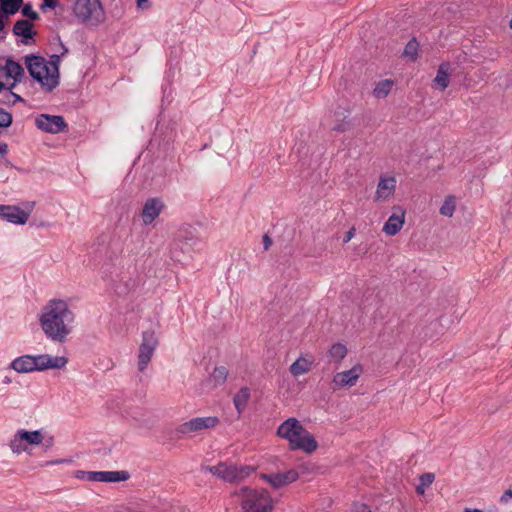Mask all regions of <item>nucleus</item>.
<instances>
[{
	"label": "nucleus",
	"mask_w": 512,
	"mask_h": 512,
	"mask_svg": "<svg viewBox=\"0 0 512 512\" xmlns=\"http://www.w3.org/2000/svg\"><path fill=\"white\" fill-rule=\"evenodd\" d=\"M22 5L23 0H0V10L5 12L6 18L10 15L16 14Z\"/></svg>",
	"instance_id": "26"
},
{
	"label": "nucleus",
	"mask_w": 512,
	"mask_h": 512,
	"mask_svg": "<svg viewBox=\"0 0 512 512\" xmlns=\"http://www.w3.org/2000/svg\"><path fill=\"white\" fill-rule=\"evenodd\" d=\"M5 68V77L13 78L15 82H21L25 71L19 62L14 61L9 58L6 60Z\"/></svg>",
	"instance_id": "22"
},
{
	"label": "nucleus",
	"mask_w": 512,
	"mask_h": 512,
	"mask_svg": "<svg viewBox=\"0 0 512 512\" xmlns=\"http://www.w3.org/2000/svg\"><path fill=\"white\" fill-rule=\"evenodd\" d=\"M68 363V358L64 356H51L49 354H40L37 356L23 355L15 358L10 367L18 373H29L34 371H44L47 369H61Z\"/></svg>",
	"instance_id": "3"
},
{
	"label": "nucleus",
	"mask_w": 512,
	"mask_h": 512,
	"mask_svg": "<svg viewBox=\"0 0 512 512\" xmlns=\"http://www.w3.org/2000/svg\"><path fill=\"white\" fill-rule=\"evenodd\" d=\"M60 45H61V48H62V52H61V56H64L68 53V48L60 41Z\"/></svg>",
	"instance_id": "45"
},
{
	"label": "nucleus",
	"mask_w": 512,
	"mask_h": 512,
	"mask_svg": "<svg viewBox=\"0 0 512 512\" xmlns=\"http://www.w3.org/2000/svg\"><path fill=\"white\" fill-rule=\"evenodd\" d=\"M360 504H361V503H355V504H354V506H353V507H354L355 512H363V511H362V508L357 507V506H358V505H360Z\"/></svg>",
	"instance_id": "51"
},
{
	"label": "nucleus",
	"mask_w": 512,
	"mask_h": 512,
	"mask_svg": "<svg viewBox=\"0 0 512 512\" xmlns=\"http://www.w3.org/2000/svg\"><path fill=\"white\" fill-rule=\"evenodd\" d=\"M158 345V338L154 330H146L142 333V342L139 347L138 369L143 372L150 362Z\"/></svg>",
	"instance_id": "9"
},
{
	"label": "nucleus",
	"mask_w": 512,
	"mask_h": 512,
	"mask_svg": "<svg viewBox=\"0 0 512 512\" xmlns=\"http://www.w3.org/2000/svg\"><path fill=\"white\" fill-rule=\"evenodd\" d=\"M261 478L269 483L274 489H280L299 478V472L290 469L283 473L261 474Z\"/></svg>",
	"instance_id": "13"
},
{
	"label": "nucleus",
	"mask_w": 512,
	"mask_h": 512,
	"mask_svg": "<svg viewBox=\"0 0 512 512\" xmlns=\"http://www.w3.org/2000/svg\"><path fill=\"white\" fill-rule=\"evenodd\" d=\"M203 469L229 483H239L251 475L255 470L253 466H237L227 462H220L215 466H205Z\"/></svg>",
	"instance_id": "5"
},
{
	"label": "nucleus",
	"mask_w": 512,
	"mask_h": 512,
	"mask_svg": "<svg viewBox=\"0 0 512 512\" xmlns=\"http://www.w3.org/2000/svg\"><path fill=\"white\" fill-rule=\"evenodd\" d=\"M298 469H299V470H297V471L299 472V475H300V474L307 473V472H309V471H310V470H309V467H308V465H307V464H302V465H300V466L298 467Z\"/></svg>",
	"instance_id": "41"
},
{
	"label": "nucleus",
	"mask_w": 512,
	"mask_h": 512,
	"mask_svg": "<svg viewBox=\"0 0 512 512\" xmlns=\"http://www.w3.org/2000/svg\"><path fill=\"white\" fill-rule=\"evenodd\" d=\"M456 209L455 197L449 195L445 198L442 206L440 207V214L446 217H452Z\"/></svg>",
	"instance_id": "30"
},
{
	"label": "nucleus",
	"mask_w": 512,
	"mask_h": 512,
	"mask_svg": "<svg viewBox=\"0 0 512 512\" xmlns=\"http://www.w3.org/2000/svg\"><path fill=\"white\" fill-rule=\"evenodd\" d=\"M0 218L18 225L25 224L29 219V213L12 205H0Z\"/></svg>",
	"instance_id": "16"
},
{
	"label": "nucleus",
	"mask_w": 512,
	"mask_h": 512,
	"mask_svg": "<svg viewBox=\"0 0 512 512\" xmlns=\"http://www.w3.org/2000/svg\"><path fill=\"white\" fill-rule=\"evenodd\" d=\"M5 88H6L5 83H4V82H2V81L0 80V93H1V92H2V90H4Z\"/></svg>",
	"instance_id": "52"
},
{
	"label": "nucleus",
	"mask_w": 512,
	"mask_h": 512,
	"mask_svg": "<svg viewBox=\"0 0 512 512\" xmlns=\"http://www.w3.org/2000/svg\"><path fill=\"white\" fill-rule=\"evenodd\" d=\"M357 507L362 508L363 512H372L366 504H360Z\"/></svg>",
	"instance_id": "47"
},
{
	"label": "nucleus",
	"mask_w": 512,
	"mask_h": 512,
	"mask_svg": "<svg viewBox=\"0 0 512 512\" xmlns=\"http://www.w3.org/2000/svg\"><path fill=\"white\" fill-rule=\"evenodd\" d=\"M38 129L52 134H57L67 128V123L63 116L41 114L35 120Z\"/></svg>",
	"instance_id": "11"
},
{
	"label": "nucleus",
	"mask_w": 512,
	"mask_h": 512,
	"mask_svg": "<svg viewBox=\"0 0 512 512\" xmlns=\"http://www.w3.org/2000/svg\"><path fill=\"white\" fill-rule=\"evenodd\" d=\"M12 123V114L0 107V128H8Z\"/></svg>",
	"instance_id": "34"
},
{
	"label": "nucleus",
	"mask_w": 512,
	"mask_h": 512,
	"mask_svg": "<svg viewBox=\"0 0 512 512\" xmlns=\"http://www.w3.org/2000/svg\"><path fill=\"white\" fill-rule=\"evenodd\" d=\"M362 372V366L360 364H356L349 370L336 373L332 380V389L335 391L343 387L354 386Z\"/></svg>",
	"instance_id": "12"
},
{
	"label": "nucleus",
	"mask_w": 512,
	"mask_h": 512,
	"mask_svg": "<svg viewBox=\"0 0 512 512\" xmlns=\"http://www.w3.org/2000/svg\"><path fill=\"white\" fill-rule=\"evenodd\" d=\"M395 187H396V180L394 177L386 178V177L381 176L380 180L378 182V185H377V191H376L377 198L378 199L388 198L390 195L393 194Z\"/></svg>",
	"instance_id": "21"
},
{
	"label": "nucleus",
	"mask_w": 512,
	"mask_h": 512,
	"mask_svg": "<svg viewBox=\"0 0 512 512\" xmlns=\"http://www.w3.org/2000/svg\"><path fill=\"white\" fill-rule=\"evenodd\" d=\"M137 6L141 9L147 8L149 6L148 0H137Z\"/></svg>",
	"instance_id": "44"
},
{
	"label": "nucleus",
	"mask_w": 512,
	"mask_h": 512,
	"mask_svg": "<svg viewBox=\"0 0 512 512\" xmlns=\"http://www.w3.org/2000/svg\"><path fill=\"white\" fill-rule=\"evenodd\" d=\"M354 235H355V228L349 229L344 235L343 243H348L353 238Z\"/></svg>",
	"instance_id": "39"
},
{
	"label": "nucleus",
	"mask_w": 512,
	"mask_h": 512,
	"mask_svg": "<svg viewBox=\"0 0 512 512\" xmlns=\"http://www.w3.org/2000/svg\"><path fill=\"white\" fill-rule=\"evenodd\" d=\"M250 398V389L248 387H242L234 396L233 403L238 412L242 414L247 407L248 400Z\"/></svg>",
	"instance_id": "24"
},
{
	"label": "nucleus",
	"mask_w": 512,
	"mask_h": 512,
	"mask_svg": "<svg viewBox=\"0 0 512 512\" xmlns=\"http://www.w3.org/2000/svg\"><path fill=\"white\" fill-rule=\"evenodd\" d=\"M434 474L433 473H424L420 476V483L423 485V486H429L432 484V482L434 481Z\"/></svg>",
	"instance_id": "36"
},
{
	"label": "nucleus",
	"mask_w": 512,
	"mask_h": 512,
	"mask_svg": "<svg viewBox=\"0 0 512 512\" xmlns=\"http://www.w3.org/2000/svg\"><path fill=\"white\" fill-rule=\"evenodd\" d=\"M393 210L394 212L383 226V232L390 236L396 235L401 230L405 218V210L401 206H394Z\"/></svg>",
	"instance_id": "17"
},
{
	"label": "nucleus",
	"mask_w": 512,
	"mask_h": 512,
	"mask_svg": "<svg viewBox=\"0 0 512 512\" xmlns=\"http://www.w3.org/2000/svg\"><path fill=\"white\" fill-rule=\"evenodd\" d=\"M451 69V64L449 62H442L437 70V75L434 78V82L440 89L443 91L449 85V72Z\"/></svg>",
	"instance_id": "23"
},
{
	"label": "nucleus",
	"mask_w": 512,
	"mask_h": 512,
	"mask_svg": "<svg viewBox=\"0 0 512 512\" xmlns=\"http://www.w3.org/2000/svg\"><path fill=\"white\" fill-rule=\"evenodd\" d=\"M219 423L216 416L196 417L180 424L176 428L179 434L197 433L206 429L214 428Z\"/></svg>",
	"instance_id": "10"
},
{
	"label": "nucleus",
	"mask_w": 512,
	"mask_h": 512,
	"mask_svg": "<svg viewBox=\"0 0 512 512\" xmlns=\"http://www.w3.org/2000/svg\"><path fill=\"white\" fill-rule=\"evenodd\" d=\"M463 512H484V511L481 510V509H477V508H474V509H472V508H465L463 510Z\"/></svg>",
	"instance_id": "48"
},
{
	"label": "nucleus",
	"mask_w": 512,
	"mask_h": 512,
	"mask_svg": "<svg viewBox=\"0 0 512 512\" xmlns=\"http://www.w3.org/2000/svg\"><path fill=\"white\" fill-rule=\"evenodd\" d=\"M263 247H264V250L267 251L269 250V248L271 247L272 245V239L271 237L268 235V234H264L263 235Z\"/></svg>",
	"instance_id": "38"
},
{
	"label": "nucleus",
	"mask_w": 512,
	"mask_h": 512,
	"mask_svg": "<svg viewBox=\"0 0 512 512\" xmlns=\"http://www.w3.org/2000/svg\"><path fill=\"white\" fill-rule=\"evenodd\" d=\"M394 82L389 79H384L378 82L373 90V95L378 98H385L391 91Z\"/></svg>",
	"instance_id": "27"
},
{
	"label": "nucleus",
	"mask_w": 512,
	"mask_h": 512,
	"mask_svg": "<svg viewBox=\"0 0 512 512\" xmlns=\"http://www.w3.org/2000/svg\"><path fill=\"white\" fill-rule=\"evenodd\" d=\"M59 5L58 0H43L40 4V10L45 13L48 9H56Z\"/></svg>",
	"instance_id": "35"
},
{
	"label": "nucleus",
	"mask_w": 512,
	"mask_h": 512,
	"mask_svg": "<svg viewBox=\"0 0 512 512\" xmlns=\"http://www.w3.org/2000/svg\"><path fill=\"white\" fill-rule=\"evenodd\" d=\"M91 471H77L76 472V477L79 478V479H87V473H90Z\"/></svg>",
	"instance_id": "42"
},
{
	"label": "nucleus",
	"mask_w": 512,
	"mask_h": 512,
	"mask_svg": "<svg viewBox=\"0 0 512 512\" xmlns=\"http://www.w3.org/2000/svg\"><path fill=\"white\" fill-rule=\"evenodd\" d=\"M16 83H17V82H15V81H14V82H13V83H11L9 86H6V88H5V89H6V90H8V92H12V90H13V88L15 87Z\"/></svg>",
	"instance_id": "49"
},
{
	"label": "nucleus",
	"mask_w": 512,
	"mask_h": 512,
	"mask_svg": "<svg viewBox=\"0 0 512 512\" xmlns=\"http://www.w3.org/2000/svg\"><path fill=\"white\" fill-rule=\"evenodd\" d=\"M424 337H425V338H431V337H432V335H429V334H428V332H424Z\"/></svg>",
	"instance_id": "53"
},
{
	"label": "nucleus",
	"mask_w": 512,
	"mask_h": 512,
	"mask_svg": "<svg viewBox=\"0 0 512 512\" xmlns=\"http://www.w3.org/2000/svg\"><path fill=\"white\" fill-rule=\"evenodd\" d=\"M21 13L24 17H26V20L31 21H37L39 20L40 16L39 14L33 10V7L31 3H26L21 6Z\"/></svg>",
	"instance_id": "32"
},
{
	"label": "nucleus",
	"mask_w": 512,
	"mask_h": 512,
	"mask_svg": "<svg viewBox=\"0 0 512 512\" xmlns=\"http://www.w3.org/2000/svg\"><path fill=\"white\" fill-rule=\"evenodd\" d=\"M8 152V145L5 142H0V154L4 155Z\"/></svg>",
	"instance_id": "43"
},
{
	"label": "nucleus",
	"mask_w": 512,
	"mask_h": 512,
	"mask_svg": "<svg viewBox=\"0 0 512 512\" xmlns=\"http://www.w3.org/2000/svg\"><path fill=\"white\" fill-rule=\"evenodd\" d=\"M334 125L332 130L337 132H346L351 128L350 112L344 108H338L334 112Z\"/></svg>",
	"instance_id": "19"
},
{
	"label": "nucleus",
	"mask_w": 512,
	"mask_h": 512,
	"mask_svg": "<svg viewBox=\"0 0 512 512\" xmlns=\"http://www.w3.org/2000/svg\"><path fill=\"white\" fill-rule=\"evenodd\" d=\"M165 205L158 197H151L146 200L142 209V221L144 225L152 224L155 219L161 214Z\"/></svg>",
	"instance_id": "14"
},
{
	"label": "nucleus",
	"mask_w": 512,
	"mask_h": 512,
	"mask_svg": "<svg viewBox=\"0 0 512 512\" xmlns=\"http://www.w3.org/2000/svg\"><path fill=\"white\" fill-rule=\"evenodd\" d=\"M73 11L82 22L98 25L105 19L100 0H76Z\"/></svg>",
	"instance_id": "6"
},
{
	"label": "nucleus",
	"mask_w": 512,
	"mask_h": 512,
	"mask_svg": "<svg viewBox=\"0 0 512 512\" xmlns=\"http://www.w3.org/2000/svg\"><path fill=\"white\" fill-rule=\"evenodd\" d=\"M17 102H25V100L19 94L14 92L4 93L0 97V103L4 105L14 106Z\"/></svg>",
	"instance_id": "31"
},
{
	"label": "nucleus",
	"mask_w": 512,
	"mask_h": 512,
	"mask_svg": "<svg viewBox=\"0 0 512 512\" xmlns=\"http://www.w3.org/2000/svg\"><path fill=\"white\" fill-rule=\"evenodd\" d=\"M347 352L348 350L344 344L335 343L330 347L328 354L335 362H341L346 357Z\"/></svg>",
	"instance_id": "28"
},
{
	"label": "nucleus",
	"mask_w": 512,
	"mask_h": 512,
	"mask_svg": "<svg viewBox=\"0 0 512 512\" xmlns=\"http://www.w3.org/2000/svg\"><path fill=\"white\" fill-rule=\"evenodd\" d=\"M426 486H423L421 483L416 487V491L418 494H423L424 493V489H425Z\"/></svg>",
	"instance_id": "46"
},
{
	"label": "nucleus",
	"mask_w": 512,
	"mask_h": 512,
	"mask_svg": "<svg viewBox=\"0 0 512 512\" xmlns=\"http://www.w3.org/2000/svg\"><path fill=\"white\" fill-rule=\"evenodd\" d=\"M277 435L288 440L290 450H302L308 454L318 448L315 437L296 418H288L277 428Z\"/></svg>",
	"instance_id": "2"
},
{
	"label": "nucleus",
	"mask_w": 512,
	"mask_h": 512,
	"mask_svg": "<svg viewBox=\"0 0 512 512\" xmlns=\"http://www.w3.org/2000/svg\"><path fill=\"white\" fill-rule=\"evenodd\" d=\"M24 62L33 80L38 82L44 91L49 92V81H46V78L50 75V69L45 58L41 55L29 54L24 56Z\"/></svg>",
	"instance_id": "7"
},
{
	"label": "nucleus",
	"mask_w": 512,
	"mask_h": 512,
	"mask_svg": "<svg viewBox=\"0 0 512 512\" xmlns=\"http://www.w3.org/2000/svg\"><path fill=\"white\" fill-rule=\"evenodd\" d=\"M418 50H419V43L416 40V38H412L408 43L406 44L403 56L408 58L411 61H416L418 58Z\"/></svg>",
	"instance_id": "29"
},
{
	"label": "nucleus",
	"mask_w": 512,
	"mask_h": 512,
	"mask_svg": "<svg viewBox=\"0 0 512 512\" xmlns=\"http://www.w3.org/2000/svg\"><path fill=\"white\" fill-rule=\"evenodd\" d=\"M511 498H512V484L510 485V487L507 490L504 491V493L500 497V502L507 503Z\"/></svg>",
	"instance_id": "37"
},
{
	"label": "nucleus",
	"mask_w": 512,
	"mask_h": 512,
	"mask_svg": "<svg viewBox=\"0 0 512 512\" xmlns=\"http://www.w3.org/2000/svg\"><path fill=\"white\" fill-rule=\"evenodd\" d=\"M439 325L440 324L437 320H434L430 323V327H432V328H437Z\"/></svg>",
	"instance_id": "50"
},
{
	"label": "nucleus",
	"mask_w": 512,
	"mask_h": 512,
	"mask_svg": "<svg viewBox=\"0 0 512 512\" xmlns=\"http://www.w3.org/2000/svg\"><path fill=\"white\" fill-rule=\"evenodd\" d=\"M43 441L41 431H28L25 429L18 430L10 440L9 447L15 454H21L27 451V445H39Z\"/></svg>",
	"instance_id": "8"
},
{
	"label": "nucleus",
	"mask_w": 512,
	"mask_h": 512,
	"mask_svg": "<svg viewBox=\"0 0 512 512\" xmlns=\"http://www.w3.org/2000/svg\"><path fill=\"white\" fill-rule=\"evenodd\" d=\"M7 18L5 17V12H3V10H0V32L4 29L5 27V20Z\"/></svg>",
	"instance_id": "40"
},
{
	"label": "nucleus",
	"mask_w": 512,
	"mask_h": 512,
	"mask_svg": "<svg viewBox=\"0 0 512 512\" xmlns=\"http://www.w3.org/2000/svg\"><path fill=\"white\" fill-rule=\"evenodd\" d=\"M130 478L128 471H91L87 473V480L97 482H122Z\"/></svg>",
	"instance_id": "15"
},
{
	"label": "nucleus",
	"mask_w": 512,
	"mask_h": 512,
	"mask_svg": "<svg viewBox=\"0 0 512 512\" xmlns=\"http://www.w3.org/2000/svg\"><path fill=\"white\" fill-rule=\"evenodd\" d=\"M12 31L14 35L21 37V43L24 45H29L35 42L34 36L37 32L33 29V24L29 20H17Z\"/></svg>",
	"instance_id": "18"
},
{
	"label": "nucleus",
	"mask_w": 512,
	"mask_h": 512,
	"mask_svg": "<svg viewBox=\"0 0 512 512\" xmlns=\"http://www.w3.org/2000/svg\"><path fill=\"white\" fill-rule=\"evenodd\" d=\"M74 319L75 315L66 301L53 299L44 306L39 322L48 339L63 343L72 331Z\"/></svg>",
	"instance_id": "1"
},
{
	"label": "nucleus",
	"mask_w": 512,
	"mask_h": 512,
	"mask_svg": "<svg viewBox=\"0 0 512 512\" xmlns=\"http://www.w3.org/2000/svg\"><path fill=\"white\" fill-rule=\"evenodd\" d=\"M61 55L53 54L50 56L49 64L52 67V71H50V75L46 78V81H49V92H52L60 82V63H61Z\"/></svg>",
	"instance_id": "20"
},
{
	"label": "nucleus",
	"mask_w": 512,
	"mask_h": 512,
	"mask_svg": "<svg viewBox=\"0 0 512 512\" xmlns=\"http://www.w3.org/2000/svg\"><path fill=\"white\" fill-rule=\"evenodd\" d=\"M9 382H10V379H9V378H6V379L4 380V383H9Z\"/></svg>",
	"instance_id": "54"
},
{
	"label": "nucleus",
	"mask_w": 512,
	"mask_h": 512,
	"mask_svg": "<svg viewBox=\"0 0 512 512\" xmlns=\"http://www.w3.org/2000/svg\"><path fill=\"white\" fill-rule=\"evenodd\" d=\"M313 362L304 358L299 357L295 362H293L289 368L290 372L294 376H299L304 373H307L310 371L312 367Z\"/></svg>",
	"instance_id": "25"
},
{
	"label": "nucleus",
	"mask_w": 512,
	"mask_h": 512,
	"mask_svg": "<svg viewBox=\"0 0 512 512\" xmlns=\"http://www.w3.org/2000/svg\"><path fill=\"white\" fill-rule=\"evenodd\" d=\"M242 508L244 512H271L273 501L265 489L241 488Z\"/></svg>",
	"instance_id": "4"
},
{
	"label": "nucleus",
	"mask_w": 512,
	"mask_h": 512,
	"mask_svg": "<svg viewBox=\"0 0 512 512\" xmlns=\"http://www.w3.org/2000/svg\"><path fill=\"white\" fill-rule=\"evenodd\" d=\"M212 376L217 383L222 384L227 379L228 370L224 366L216 367L212 373Z\"/></svg>",
	"instance_id": "33"
}]
</instances>
